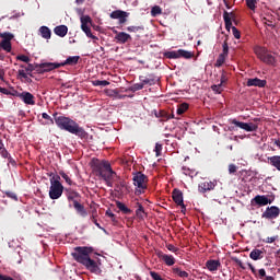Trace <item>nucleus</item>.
Returning a JSON list of instances; mask_svg holds the SVG:
<instances>
[{"label":"nucleus","mask_w":280,"mask_h":280,"mask_svg":"<svg viewBox=\"0 0 280 280\" xmlns=\"http://www.w3.org/2000/svg\"><path fill=\"white\" fill-rule=\"evenodd\" d=\"M18 97H20V100H22V102H24V104H27L28 106H34L36 104L34 94L30 92H22L18 94Z\"/></svg>","instance_id":"obj_15"},{"label":"nucleus","mask_w":280,"mask_h":280,"mask_svg":"<svg viewBox=\"0 0 280 280\" xmlns=\"http://www.w3.org/2000/svg\"><path fill=\"white\" fill-rule=\"evenodd\" d=\"M60 63L58 62H44L42 63V69H44L45 73H49V71H54V69H60Z\"/></svg>","instance_id":"obj_24"},{"label":"nucleus","mask_w":280,"mask_h":280,"mask_svg":"<svg viewBox=\"0 0 280 280\" xmlns=\"http://www.w3.org/2000/svg\"><path fill=\"white\" fill-rule=\"evenodd\" d=\"M8 163L10 165H12L13 167H16V160H14V158H12V155L8 156Z\"/></svg>","instance_id":"obj_61"},{"label":"nucleus","mask_w":280,"mask_h":280,"mask_svg":"<svg viewBox=\"0 0 280 280\" xmlns=\"http://www.w3.org/2000/svg\"><path fill=\"white\" fill-rule=\"evenodd\" d=\"M105 215H107V218H110L112 222H117V220L115 219V214L112 211H106Z\"/></svg>","instance_id":"obj_63"},{"label":"nucleus","mask_w":280,"mask_h":280,"mask_svg":"<svg viewBox=\"0 0 280 280\" xmlns=\"http://www.w3.org/2000/svg\"><path fill=\"white\" fill-rule=\"evenodd\" d=\"M3 194L7 196V198H11V200H15V201L19 200V196H16V192L14 191L7 190V191H3Z\"/></svg>","instance_id":"obj_44"},{"label":"nucleus","mask_w":280,"mask_h":280,"mask_svg":"<svg viewBox=\"0 0 280 280\" xmlns=\"http://www.w3.org/2000/svg\"><path fill=\"white\" fill-rule=\"evenodd\" d=\"M39 33L42 38H45L46 40H49V38H51V30L47 26L39 27Z\"/></svg>","instance_id":"obj_29"},{"label":"nucleus","mask_w":280,"mask_h":280,"mask_svg":"<svg viewBox=\"0 0 280 280\" xmlns=\"http://www.w3.org/2000/svg\"><path fill=\"white\" fill-rule=\"evenodd\" d=\"M0 154L2 159H8L10 156V152H8V149H2V151H0Z\"/></svg>","instance_id":"obj_62"},{"label":"nucleus","mask_w":280,"mask_h":280,"mask_svg":"<svg viewBox=\"0 0 280 280\" xmlns=\"http://www.w3.org/2000/svg\"><path fill=\"white\" fill-rule=\"evenodd\" d=\"M63 191L68 198L69 207L75 209V211H84V206L80 202V192L71 188H65Z\"/></svg>","instance_id":"obj_8"},{"label":"nucleus","mask_w":280,"mask_h":280,"mask_svg":"<svg viewBox=\"0 0 280 280\" xmlns=\"http://www.w3.org/2000/svg\"><path fill=\"white\" fill-rule=\"evenodd\" d=\"M222 84L221 83H219L218 85H212L211 86V89H212V91L214 92V93H222V91H224V89H222Z\"/></svg>","instance_id":"obj_51"},{"label":"nucleus","mask_w":280,"mask_h":280,"mask_svg":"<svg viewBox=\"0 0 280 280\" xmlns=\"http://www.w3.org/2000/svg\"><path fill=\"white\" fill-rule=\"evenodd\" d=\"M265 252L261 249H253L249 254L250 259L258 261V259H264Z\"/></svg>","instance_id":"obj_27"},{"label":"nucleus","mask_w":280,"mask_h":280,"mask_svg":"<svg viewBox=\"0 0 280 280\" xmlns=\"http://www.w3.org/2000/svg\"><path fill=\"white\" fill-rule=\"evenodd\" d=\"M54 117L55 124L60 130H66V132L75 135L77 137H80V139H86V131L73 119L66 116H57V114H55Z\"/></svg>","instance_id":"obj_1"},{"label":"nucleus","mask_w":280,"mask_h":280,"mask_svg":"<svg viewBox=\"0 0 280 280\" xmlns=\"http://www.w3.org/2000/svg\"><path fill=\"white\" fill-rule=\"evenodd\" d=\"M69 32V27L67 25H59L54 28V33L56 36H59L60 38H65Z\"/></svg>","instance_id":"obj_25"},{"label":"nucleus","mask_w":280,"mask_h":280,"mask_svg":"<svg viewBox=\"0 0 280 280\" xmlns=\"http://www.w3.org/2000/svg\"><path fill=\"white\" fill-rule=\"evenodd\" d=\"M237 172V166L235 164L229 165V174H235Z\"/></svg>","instance_id":"obj_59"},{"label":"nucleus","mask_w":280,"mask_h":280,"mask_svg":"<svg viewBox=\"0 0 280 280\" xmlns=\"http://www.w3.org/2000/svg\"><path fill=\"white\" fill-rule=\"evenodd\" d=\"M277 240H279V236H268L266 238V243L267 244H273V242H277Z\"/></svg>","instance_id":"obj_58"},{"label":"nucleus","mask_w":280,"mask_h":280,"mask_svg":"<svg viewBox=\"0 0 280 280\" xmlns=\"http://www.w3.org/2000/svg\"><path fill=\"white\" fill-rule=\"evenodd\" d=\"M235 19V13L231 12L229 13L228 11L223 12V21L225 23V30H228V32H231L232 30V34L234 36V38H242V33H240V30H237V27L233 26V22L232 20Z\"/></svg>","instance_id":"obj_9"},{"label":"nucleus","mask_w":280,"mask_h":280,"mask_svg":"<svg viewBox=\"0 0 280 280\" xmlns=\"http://www.w3.org/2000/svg\"><path fill=\"white\" fill-rule=\"evenodd\" d=\"M145 30V27L143 25L141 26H128L127 27V32L137 34V32H143Z\"/></svg>","instance_id":"obj_39"},{"label":"nucleus","mask_w":280,"mask_h":280,"mask_svg":"<svg viewBox=\"0 0 280 280\" xmlns=\"http://www.w3.org/2000/svg\"><path fill=\"white\" fill-rule=\"evenodd\" d=\"M222 54L221 56H225L229 58V43L225 40L223 44H222Z\"/></svg>","instance_id":"obj_48"},{"label":"nucleus","mask_w":280,"mask_h":280,"mask_svg":"<svg viewBox=\"0 0 280 280\" xmlns=\"http://www.w3.org/2000/svg\"><path fill=\"white\" fill-rule=\"evenodd\" d=\"M234 261H235L236 266H240V268H241L242 270H246V266H244V262H242L241 259L234 258Z\"/></svg>","instance_id":"obj_57"},{"label":"nucleus","mask_w":280,"mask_h":280,"mask_svg":"<svg viewBox=\"0 0 280 280\" xmlns=\"http://www.w3.org/2000/svg\"><path fill=\"white\" fill-rule=\"evenodd\" d=\"M59 175L61 176V178H63V180H66L68 185H73V180H71V177H69L67 173H65V171H60Z\"/></svg>","instance_id":"obj_42"},{"label":"nucleus","mask_w":280,"mask_h":280,"mask_svg":"<svg viewBox=\"0 0 280 280\" xmlns=\"http://www.w3.org/2000/svg\"><path fill=\"white\" fill-rule=\"evenodd\" d=\"M215 182H202L199 184V191L207 194V191H213L215 189Z\"/></svg>","instance_id":"obj_21"},{"label":"nucleus","mask_w":280,"mask_h":280,"mask_svg":"<svg viewBox=\"0 0 280 280\" xmlns=\"http://www.w3.org/2000/svg\"><path fill=\"white\" fill-rule=\"evenodd\" d=\"M222 264L220 262V260L210 259L206 262V267L208 268V270H210V272H215V270H218V268H220Z\"/></svg>","instance_id":"obj_23"},{"label":"nucleus","mask_w":280,"mask_h":280,"mask_svg":"<svg viewBox=\"0 0 280 280\" xmlns=\"http://www.w3.org/2000/svg\"><path fill=\"white\" fill-rule=\"evenodd\" d=\"M36 73L43 74L45 73V69L43 68V63H35Z\"/></svg>","instance_id":"obj_52"},{"label":"nucleus","mask_w":280,"mask_h":280,"mask_svg":"<svg viewBox=\"0 0 280 280\" xmlns=\"http://www.w3.org/2000/svg\"><path fill=\"white\" fill-rule=\"evenodd\" d=\"M165 58H168V60H176L178 59V50H172L164 54Z\"/></svg>","instance_id":"obj_37"},{"label":"nucleus","mask_w":280,"mask_h":280,"mask_svg":"<svg viewBox=\"0 0 280 280\" xmlns=\"http://www.w3.org/2000/svg\"><path fill=\"white\" fill-rule=\"evenodd\" d=\"M140 82H142V84L149 85V86H154V84H156V82H159V79L156 78V75L154 74H148L147 77L140 75L139 77Z\"/></svg>","instance_id":"obj_18"},{"label":"nucleus","mask_w":280,"mask_h":280,"mask_svg":"<svg viewBox=\"0 0 280 280\" xmlns=\"http://www.w3.org/2000/svg\"><path fill=\"white\" fill-rule=\"evenodd\" d=\"M260 20H261V23H264L268 27H275V24H272L275 21V18L272 15L270 14L261 15Z\"/></svg>","instance_id":"obj_28"},{"label":"nucleus","mask_w":280,"mask_h":280,"mask_svg":"<svg viewBox=\"0 0 280 280\" xmlns=\"http://www.w3.org/2000/svg\"><path fill=\"white\" fill-rule=\"evenodd\" d=\"M116 207L119 209V211H130V209H128L121 201H116Z\"/></svg>","instance_id":"obj_50"},{"label":"nucleus","mask_w":280,"mask_h":280,"mask_svg":"<svg viewBox=\"0 0 280 280\" xmlns=\"http://www.w3.org/2000/svg\"><path fill=\"white\" fill-rule=\"evenodd\" d=\"M65 191V186L60 183V175H54L50 178L49 198L51 200H58Z\"/></svg>","instance_id":"obj_5"},{"label":"nucleus","mask_w":280,"mask_h":280,"mask_svg":"<svg viewBox=\"0 0 280 280\" xmlns=\"http://www.w3.org/2000/svg\"><path fill=\"white\" fill-rule=\"evenodd\" d=\"M0 38H2L0 42V47L3 49V51L10 54V51H12V40L14 39V34L10 32L0 33Z\"/></svg>","instance_id":"obj_11"},{"label":"nucleus","mask_w":280,"mask_h":280,"mask_svg":"<svg viewBox=\"0 0 280 280\" xmlns=\"http://www.w3.org/2000/svg\"><path fill=\"white\" fill-rule=\"evenodd\" d=\"M91 255H93V247L88 246H77L71 253L74 261H77V264H81V266L84 265V262L91 257Z\"/></svg>","instance_id":"obj_4"},{"label":"nucleus","mask_w":280,"mask_h":280,"mask_svg":"<svg viewBox=\"0 0 280 280\" xmlns=\"http://www.w3.org/2000/svg\"><path fill=\"white\" fill-rule=\"evenodd\" d=\"M272 202H275V197L270 195H257L252 199L254 207H266L267 205H272Z\"/></svg>","instance_id":"obj_13"},{"label":"nucleus","mask_w":280,"mask_h":280,"mask_svg":"<svg viewBox=\"0 0 280 280\" xmlns=\"http://www.w3.org/2000/svg\"><path fill=\"white\" fill-rule=\"evenodd\" d=\"M226 58H228L226 56L220 54L215 63H214V67L220 69V67H222V65H224V62H226Z\"/></svg>","instance_id":"obj_38"},{"label":"nucleus","mask_w":280,"mask_h":280,"mask_svg":"<svg viewBox=\"0 0 280 280\" xmlns=\"http://www.w3.org/2000/svg\"><path fill=\"white\" fill-rule=\"evenodd\" d=\"M92 170L96 174V176H100L105 180L107 185H110L115 178H117V173L113 171V167L110 166V162L106 160H94L92 162Z\"/></svg>","instance_id":"obj_2"},{"label":"nucleus","mask_w":280,"mask_h":280,"mask_svg":"<svg viewBox=\"0 0 280 280\" xmlns=\"http://www.w3.org/2000/svg\"><path fill=\"white\" fill-rule=\"evenodd\" d=\"M162 151H163V144L156 143V144H155V150H154L156 156H161V152H162Z\"/></svg>","instance_id":"obj_53"},{"label":"nucleus","mask_w":280,"mask_h":280,"mask_svg":"<svg viewBox=\"0 0 280 280\" xmlns=\"http://www.w3.org/2000/svg\"><path fill=\"white\" fill-rule=\"evenodd\" d=\"M126 11H122V10H116V11H113L109 16L110 19H121V16H124Z\"/></svg>","instance_id":"obj_40"},{"label":"nucleus","mask_w":280,"mask_h":280,"mask_svg":"<svg viewBox=\"0 0 280 280\" xmlns=\"http://www.w3.org/2000/svg\"><path fill=\"white\" fill-rule=\"evenodd\" d=\"M83 266L92 275H102V260L100 258H92L90 256Z\"/></svg>","instance_id":"obj_10"},{"label":"nucleus","mask_w":280,"mask_h":280,"mask_svg":"<svg viewBox=\"0 0 280 280\" xmlns=\"http://www.w3.org/2000/svg\"><path fill=\"white\" fill-rule=\"evenodd\" d=\"M279 211H265L261 218H265L266 220H277V218H279Z\"/></svg>","instance_id":"obj_31"},{"label":"nucleus","mask_w":280,"mask_h":280,"mask_svg":"<svg viewBox=\"0 0 280 280\" xmlns=\"http://www.w3.org/2000/svg\"><path fill=\"white\" fill-rule=\"evenodd\" d=\"M266 84H268V81L259 78L248 79L246 82V86H258V89H265Z\"/></svg>","instance_id":"obj_19"},{"label":"nucleus","mask_w":280,"mask_h":280,"mask_svg":"<svg viewBox=\"0 0 280 280\" xmlns=\"http://www.w3.org/2000/svg\"><path fill=\"white\" fill-rule=\"evenodd\" d=\"M78 62H80V56H72V57H68L63 62L59 65H61L60 67H67V66L75 67Z\"/></svg>","instance_id":"obj_22"},{"label":"nucleus","mask_w":280,"mask_h":280,"mask_svg":"<svg viewBox=\"0 0 280 280\" xmlns=\"http://www.w3.org/2000/svg\"><path fill=\"white\" fill-rule=\"evenodd\" d=\"M267 161L271 167H276V170L280 172V155L269 156L267 158Z\"/></svg>","instance_id":"obj_26"},{"label":"nucleus","mask_w":280,"mask_h":280,"mask_svg":"<svg viewBox=\"0 0 280 280\" xmlns=\"http://www.w3.org/2000/svg\"><path fill=\"white\" fill-rule=\"evenodd\" d=\"M173 200L177 207H180L182 211L187 210V208H185V202L183 201V191L175 188L173 190Z\"/></svg>","instance_id":"obj_14"},{"label":"nucleus","mask_w":280,"mask_h":280,"mask_svg":"<svg viewBox=\"0 0 280 280\" xmlns=\"http://www.w3.org/2000/svg\"><path fill=\"white\" fill-rule=\"evenodd\" d=\"M42 119H45V121H42L43 126H54V118L47 113L42 114Z\"/></svg>","instance_id":"obj_33"},{"label":"nucleus","mask_w":280,"mask_h":280,"mask_svg":"<svg viewBox=\"0 0 280 280\" xmlns=\"http://www.w3.org/2000/svg\"><path fill=\"white\" fill-rule=\"evenodd\" d=\"M226 82H229V74L223 70L220 78V84L224 86Z\"/></svg>","instance_id":"obj_43"},{"label":"nucleus","mask_w":280,"mask_h":280,"mask_svg":"<svg viewBox=\"0 0 280 280\" xmlns=\"http://www.w3.org/2000/svg\"><path fill=\"white\" fill-rule=\"evenodd\" d=\"M178 58H185L186 60H189L190 58H194V52L185 49H178Z\"/></svg>","instance_id":"obj_32"},{"label":"nucleus","mask_w":280,"mask_h":280,"mask_svg":"<svg viewBox=\"0 0 280 280\" xmlns=\"http://www.w3.org/2000/svg\"><path fill=\"white\" fill-rule=\"evenodd\" d=\"M92 84H93V86H108L110 84V82H108L106 80H103V81L94 80V81H92Z\"/></svg>","instance_id":"obj_41"},{"label":"nucleus","mask_w":280,"mask_h":280,"mask_svg":"<svg viewBox=\"0 0 280 280\" xmlns=\"http://www.w3.org/2000/svg\"><path fill=\"white\" fill-rule=\"evenodd\" d=\"M93 23V21L91 20L90 15H82L81 16V30L82 32H84L85 36H88V38H92V40H98L97 36L93 35V33H91V27L89 26V24Z\"/></svg>","instance_id":"obj_12"},{"label":"nucleus","mask_w":280,"mask_h":280,"mask_svg":"<svg viewBox=\"0 0 280 280\" xmlns=\"http://www.w3.org/2000/svg\"><path fill=\"white\" fill-rule=\"evenodd\" d=\"M155 117L162 119V121H167L168 119H174V115L170 116V114H167V112H165V110L155 112Z\"/></svg>","instance_id":"obj_30"},{"label":"nucleus","mask_w":280,"mask_h":280,"mask_svg":"<svg viewBox=\"0 0 280 280\" xmlns=\"http://www.w3.org/2000/svg\"><path fill=\"white\" fill-rule=\"evenodd\" d=\"M245 1L249 10H255L257 8V0H245Z\"/></svg>","instance_id":"obj_45"},{"label":"nucleus","mask_w":280,"mask_h":280,"mask_svg":"<svg viewBox=\"0 0 280 280\" xmlns=\"http://www.w3.org/2000/svg\"><path fill=\"white\" fill-rule=\"evenodd\" d=\"M127 19H128V12L125 11V14L121 15V16L118 19V20H119V24H120V25H124V23H126V21H128Z\"/></svg>","instance_id":"obj_56"},{"label":"nucleus","mask_w":280,"mask_h":280,"mask_svg":"<svg viewBox=\"0 0 280 280\" xmlns=\"http://www.w3.org/2000/svg\"><path fill=\"white\" fill-rule=\"evenodd\" d=\"M259 121H261V118H254L253 121L249 122H242L237 119H232L230 120L232 126L229 127V130L233 132L237 130V128H241V130H245L246 132H257L259 129Z\"/></svg>","instance_id":"obj_3"},{"label":"nucleus","mask_w":280,"mask_h":280,"mask_svg":"<svg viewBox=\"0 0 280 280\" xmlns=\"http://www.w3.org/2000/svg\"><path fill=\"white\" fill-rule=\"evenodd\" d=\"M114 34H116L115 40H117V43H119L120 45H126L128 40H132V36H130V34L126 32L114 31Z\"/></svg>","instance_id":"obj_17"},{"label":"nucleus","mask_w":280,"mask_h":280,"mask_svg":"<svg viewBox=\"0 0 280 280\" xmlns=\"http://www.w3.org/2000/svg\"><path fill=\"white\" fill-rule=\"evenodd\" d=\"M143 86H145L143 84V82L136 83V84L131 85L129 89H126L125 92L128 93V91H131V93H137V91L143 90Z\"/></svg>","instance_id":"obj_34"},{"label":"nucleus","mask_w":280,"mask_h":280,"mask_svg":"<svg viewBox=\"0 0 280 280\" xmlns=\"http://www.w3.org/2000/svg\"><path fill=\"white\" fill-rule=\"evenodd\" d=\"M35 69H36V65H32V63H28L25 67V71H26L27 75H31V78H32V71H35Z\"/></svg>","instance_id":"obj_49"},{"label":"nucleus","mask_w":280,"mask_h":280,"mask_svg":"<svg viewBox=\"0 0 280 280\" xmlns=\"http://www.w3.org/2000/svg\"><path fill=\"white\" fill-rule=\"evenodd\" d=\"M189 109V104L182 103L177 106V115H184Z\"/></svg>","instance_id":"obj_36"},{"label":"nucleus","mask_w":280,"mask_h":280,"mask_svg":"<svg viewBox=\"0 0 280 280\" xmlns=\"http://www.w3.org/2000/svg\"><path fill=\"white\" fill-rule=\"evenodd\" d=\"M156 257L162 259L166 266H174L176 264V259L172 255H166L162 250L156 252Z\"/></svg>","instance_id":"obj_16"},{"label":"nucleus","mask_w":280,"mask_h":280,"mask_svg":"<svg viewBox=\"0 0 280 280\" xmlns=\"http://www.w3.org/2000/svg\"><path fill=\"white\" fill-rule=\"evenodd\" d=\"M167 250H171V253H178V248L174 246L173 244L166 245Z\"/></svg>","instance_id":"obj_60"},{"label":"nucleus","mask_w":280,"mask_h":280,"mask_svg":"<svg viewBox=\"0 0 280 280\" xmlns=\"http://www.w3.org/2000/svg\"><path fill=\"white\" fill-rule=\"evenodd\" d=\"M16 60H21V62H30V58L26 56V55H19L18 57H16Z\"/></svg>","instance_id":"obj_55"},{"label":"nucleus","mask_w":280,"mask_h":280,"mask_svg":"<svg viewBox=\"0 0 280 280\" xmlns=\"http://www.w3.org/2000/svg\"><path fill=\"white\" fill-rule=\"evenodd\" d=\"M258 275L260 279H264V277H266V269H259Z\"/></svg>","instance_id":"obj_64"},{"label":"nucleus","mask_w":280,"mask_h":280,"mask_svg":"<svg viewBox=\"0 0 280 280\" xmlns=\"http://www.w3.org/2000/svg\"><path fill=\"white\" fill-rule=\"evenodd\" d=\"M126 187V183L124 182H120V184H117L116 187H115V191H120V192H124V188Z\"/></svg>","instance_id":"obj_54"},{"label":"nucleus","mask_w":280,"mask_h":280,"mask_svg":"<svg viewBox=\"0 0 280 280\" xmlns=\"http://www.w3.org/2000/svg\"><path fill=\"white\" fill-rule=\"evenodd\" d=\"M162 10H161V7L159 5H155L151 9V14L152 16H159V14H162Z\"/></svg>","instance_id":"obj_46"},{"label":"nucleus","mask_w":280,"mask_h":280,"mask_svg":"<svg viewBox=\"0 0 280 280\" xmlns=\"http://www.w3.org/2000/svg\"><path fill=\"white\" fill-rule=\"evenodd\" d=\"M145 205H148V201L141 199H133L131 201V209H133L135 211H145Z\"/></svg>","instance_id":"obj_20"},{"label":"nucleus","mask_w":280,"mask_h":280,"mask_svg":"<svg viewBox=\"0 0 280 280\" xmlns=\"http://www.w3.org/2000/svg\"><path fill=\"white\" fill-rule=\"evenodd\" d=\"M173 273L177 275V277H180V279H187V277H189V273L187 271H183L178 267L173 268Z\"/></svg>","instance_id":"obj_35"},{"label":"nucleus","mask_w":280,"mask_h":280,"mask_svg":"<svg viewBox=\"0 0 280 280\" xmlns=\"http://www.w3.org/2000/svg\"><path fill=\"white\" fill-rule=\"evenodd\" d=\"M254 54H256L257 58L261 60L265 65H269L271 67H275L277 65V59L272 54L268 51V48L264 46H256L254 48Z\"/></svg>","instance_id":"obj_7"},{"label":"nucleus","mask_w":280,"mask_h":280,"mask_svg":"<svg viewBox=\"0 0 280 280\" xmlns=\"http://www.w3.org/2000/svg\"><path fill=\"white\" fill-rule=\"evenodd\" d=\"M18 75L19 78H23V80H26V82L31 81L30 77H27V72H25L24 69H21L20 71H18Z\"/></svg>","instance_id":"obj_47"},{"label":"nucleus","mask_w":280,"mask_h":280,"mask_svg":"<svg viewBox=\"0 0 280 280\" xmlns=\"http://www.w3.org/2000/svg\"><path fill=\"white\" fill-rule=\"evenodd\" d=\"M133 185L136 187V196H141V194H145V189H148V176L141 172L133 173Z\"/></svg>","instance_id":"obj_6"}]
</instances>
